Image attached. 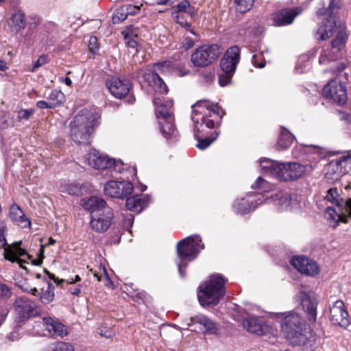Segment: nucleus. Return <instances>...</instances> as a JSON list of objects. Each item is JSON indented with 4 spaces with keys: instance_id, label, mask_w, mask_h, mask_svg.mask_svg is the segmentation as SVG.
Wrapping results in <instances>:
<instances>
[{
    "instance_id": "f257e3e1",
    "label": "nucleus",
    "mask_w": 351,
    "mask_h": 351,
    "mask_svg": "<svg viewBox=\"0 0 351 351\" xmlns=\"http://www.w3.org/2000/svg\"><path fill=\"white\" fill-rule=\"evenodd\" d=\"M191 108L195 137H197V132L204 131V126L209 129L217 128L225 114V111L217 104L206 99L197 101Z\"/></svg>"
},
{
    "instance_id": "f03ea898",
    "label": "nucleus",
    "mask_w": 351,
    "mask_h": 351,
    "mask_svg": "<svg viewBox=\"0 0 351 351\" xmlns=\"http://www.w3.org/2000/svg\"><path fill=\"white\" fill-rule=\"evenodd\" d=\"M285 339L292 346H311L315 341L313 331L296 313H290L281 324Z\"/></svg>"
},
{
    "instance_id": "7ed1b4c3",
    "label": "nucleus",
    "mask_w": 351,
    "mask_h": 351,
    "mask_svg": "<svg viewBox=\"0 0 351 351\" xmlns=\"http://www.w3.org/2000/svg\"><path fill=\"white\" fill-rule=\"evenodd\" d=\"M82 206L90 213V226L93 230L101 233L110 228L114 213L104 199L96 196L85 198L82 200Z\"/></svg>"
},
{
    "instance_id": "20e7f679",
    "label": "nucleus",
    "mask_w": 351,
    "mask_h": 351,
    "mask_svg": "<svg viewBox=\"0 0 351 351\" xmlns=\"http://www.w3.org/2000/svg\"><path fill=\"white\" fill-rule=\"evenodd\" d=\"M260 165L265 173L280 181L298 179L306 171L304 165L298 162H279L268 158L261 160Z\"/></svg>"
},
{
    "instance_id": "39448f33",
    "label": "nucleus",
    "mask_w": 351,
    "mask_h": 351,
    "mask_svg": "<svg viewBox=\"0 0 351 351\" xmlns=\"http://www.w3.org/2000/svg\"><path fill=\"white\" fill-rule=\"evenodd\" d=\"M97 113L84 109L71 122V136L77 144H89L90 134L93 131L97 119Z\"/></svg>"
},
{
    "instance_id": "423d86ee",
    "label": "nucleus",
    "mask_w": 351,
    "mask_h": 351,
    "mask_svg": "<svg viewBox=\"0 0 351 351\" xmlns=\"http://www.w3.org/2000/svg\"><path fill=\"white\" fill-rule=\"evenodd\" d=\"M226 280L220 274H213L199 287L197 298L203 306H214L225 295Z\"/></svg>"
},
{
    "instance_id": "0eeeda50",
    "label": "nucleus",
    "mask_w": 351,
    "mask_h": 351,
    "mask_svg": "<svg viewBox=\"0 0 351 351\" xmlns=\"http://www.w3.org/2000/svg\"><path fill=\"white\" fill-rule=\"evenodd\" d=\"M339 2L331 0L327 9L321 8L317 12V16L322 20V25L316 32L317 39L325 40L330 38L337 27V19L339 13Z\"/></svg>"
},
{
    "instance_id": "6e6552de",
    "label": "nucleus",
    "mask_w": 351,
    "mask_h": 351,
    "mask_svg": "<svg viewBox=\"0 0 351 351\" xmlns=\"http://www.w3.org/2000/svg\"><path fill=\"white\" fill-rule=\"evenodd\" d=\"M203 248L204 244L202 243V239L197 234L188 237L178 243L177 253L180 261L177 262V265L182 278L185 276L182 267H186L188 262L194 260Z\"/></svg>"
},
{
    "instance_id": "1a4fd4ad",
    "label": "nucleus",
    "mask_w": 351,
    "mask_h": 351,
    "mask_svg": "<svg viewBox=\"0 0 351 351\" xmlns=\"http://www.w3.org/2000/svg\"><path fill=\"white\" fill-rule=\"evenodd\" d=\"M169 64V62H164L142 69L139 71L138 77H142L143 82H147L156 92H158L161 95H165L168 93V88L158 72H164Z\"/></svg>"
},
{
    "instance_id": "9d476101",
    "label": "nucleus",
    "mask_w": 351,
    "mask_h": 351,
    "mask_svg": "<svg viewBox=\"0 0 351 351\" xmlns=\"http://www.w3.org/2000/svg\"><path fill=\"white\" fill-rule=\"evenodd\" d=\"M221 53L222 49L217 44L204 45L194 51L191 61L195 66L206 67L215 61Z\"/></svg>"
},
{
    "instance_id": "9b49d317",
    "label": "nucleus",
    "mask_w": 351,
    "mask_h": 351,
    "mask_svg": "<svg viewBox=\"0 0 351 351\" xmlns=\"http://www.w3.org/2000/svg\"><path fill=\"white\" fill-rule=\"evenodd\" d=\"M340 30L337 33L335 39L331 43V49L327 47L323 49L319 58V64H326L327 62L339 58L341 51L344 47L347 40L348 35L344 30V27L339 25Z\"/></svg>"
},
{
    "instance_id": "f8f14e48",
    "label": "nucleus",
    "mask_w": 351,
    "mask_h": 351,
    "mask_svg": "<svg viewBox=\"0 0 351 351\" xmlns=\"http://www.w3.org/2000/svg\"><path fill=\"white\" fill-rule=\"evenodd\" d=\"M133 189V184L130 181L111 180L106 183L104 191L105 195L111 197L122 199L131 195Z\"/></svg>"
},
{
    "instance_id": "ddd939ff",
    "label": "nucleus",
    "mask_w": 351,
    "mask_h": 351,
    "mask_svg": "<svg viewBox=\"0 0 351 351\" xmlns=\"http://www.w3.org/2000/svg\"><path fill=\"white\" fill-rule=\"evenodd\" d=\"M323 95L339 105L344 104L348 98L346 86L336 79L330 80L324 86Z\"/></svg>"
},
{
    "instance_id": "4468645a",
    "label": "nucleus",
    "mask_w": 351,
    "mask_h": 351,
    "mask_svg": "<svg viewBox=\"0 0 351 351\" xmlns=\"http://www.w3.org/2000/svg\"><path fill=\"white\" fill-rule=\"evenodd\" d=\"M82 160L84 164L98 169H108L114 164V159L109 158L95 149H91Z\"/></svg>"
},
{
    "instance_id": "2eb2a0df",
    "label": "nucleus",
    "mask_w": 351,
    "mask_h": 351,
    "mask_svg": "<svg viewBox=\"0 0 351 351\" xmlns=\"http://www.w3.org/2000/svg\"><path fill=\"white\" fill-rule=\"evenodd\" d=\"M241 50L237 46H232L227 49L220 62V66L223 73H234L237 65L240 60Z\"/></svg>"
},
{
    "instance_id": "dca6fc26",
    "label": "nucleus",
    "mask_w": 351,
    "mask_h": 351,
    "mask_svg": "<svg viewBox=\"0 0 351 351\" xmlns=\"http://www.w3.org/2000/svg\"><path fill=\"white\" fill-rule=\"evenodd\" d=\"M110 93L116 98L122 99L128 95L132 88L131 82L125 79L112 77L106 81Z\"/></svg>"
},
{
    "instance_id": "f3484780",
    "label": "nucleus",
    "mask_w": 351,
    "mask_h": 351,
    "mask_svg": "<svg viewBox=\"0 0 351 351\" xmlns=\"http://www.w3.org/2000/svg\"><path fill=\"white\" fill-rule=\"evenodd\" d=\"M291 263L300 272L308 276H315L319 271L317 263L306 256L293 257L291 261Z\"/></svg>"
},
{
    "instance_id": "a211bd4d",
    "label": "nucleus",
    "mask_w": 351,
    "mask_h": 351,
    "mask_svg": "<svg viewBox=\"0 0 351 351\" xmlns=\"http://www.w3.org/2000/svg\"><path fill=\"white\" fill-rule=\"evenodd\" d=\"M341 193L342 191L337 187L330 188L327 190L324 199L337 206L340 210H350L351 214V197L344 199Z\"/></svg>"
},
{
    "instance_id": "6ab92c4d",
    "label": "nucleus",
    "mask_w": 351,
    "mask_h": 351,
    "mask_svg": "<svg viewBox=\"0 0 351 351\" xmlns=\"http://www.w3.org/2000/svg\"><path fill=\"white\" fill-rule=\"evenodd\" d=\"M330 321L335 325L346 327L350 324L349 315L341 300H337L330 309Z\"/></svg>"
},
{
    "instance_id": "aec40b11",
    "label": "nucleus",
    "mask_w": 351,
    "mask_h": 351,
    "mask_svg": "<svg viewBox=\"0 0 351 351\" xmlns=\"http://www.w3.org/2000/svg\"><path fill=\"white\" fill-rule=\"evenodd\" d=\"M302 12V9L300 7L281 10L274 14V23L276 26H285L291 24L295 18Z\"/></svg>"
},
{
    "instance_id": "412c9836",
    "label": "nucleus",
    "mask_w": 351,
    "mask_h": 351,
    "mask_svg": "<svg viewBox=\"0 0 351 351\" xmlns=\"http://www.w3.org/2000/svg\"><path fill=\"white\" fill-rule=\"evenodd\" d=\"M14 306L21 318H29L36 315L35 303L25 297L18 298L15 300Z\"/></svg>"
},
{
    "instance_id": "4be33fe9",
    "label": "nucleus",
    "mask_w": 351,
    "mask_h": 351,
    "mask_svg": "<svg viewBox=\"0 0 351 351\" xmlns=\"http://www.w3.org/2000/svg\"><path fill=\"white\" fill-rule=\"evenodd\" d=\"M325 217L333 228H336L339 222L348 223L351 220L350 210H340L339 213L333 207L328 206L326 209Z\"/></svg>"
},
{
    "instance_id": "5701e85b",
    "label": "nucleus",
    "mask_w": 351,
    "mask_h": 351,
    "mask_svg": "<svg viewBox=\"0 0 351 351\" xmlns=\"http://www.w3.org/2000/svg\"><path fill=\"white\" fill-rule=\"evenodd\" d=\"M21 241L16 242L5 247L4 257L11 262H17L21 267L26 269V267L23 265V263L25 261L19 257L27 256L28 258H30V256L24 249L21 247Z\"/></svg>"
},
{
    "instance_id": "b1692460",
    "label": "nucleus",
    "mask_w": 351,
    "mask_h": 351,
    "mask_svg": "<svg viewBox=\"0 0 351 351\" xmlns=\"http://www.w3.org/2000/svg\"><path fill=\"white\" fill-rule=\"evenodd\" d=\"M42 319L43 326L51 335L64 337L68 334L66 326L57 319L48 316L43 317Z\"/></svg>"
},
{
    "instance_id": "393cba45",
    "label": "nucleus",
    "mask_w": 351,
    "mask_h": 351,
    "mask_svg": "<svg viewBox=\"0 0 351 351\" xmlns=\"http://www.w3.org/2000/svg\"><path fill=\"white\" fill-rule=\"evenodd\" d=\"M300 298H301V305L307 314L308 321L315 322L317 316V300L306 292H300Z\"/></svg>"
},
{
    "instance_id": "a878e982",
    "label": "nucleus",
    "mask_w": 351,
    "mask_h": 351,
    "mask_svg": "<svg viewBox=\"0 0 351 351\" xmlns=\"http://www.w3.org/2000/svg\"><path fill=\"white\" fill-rule=\"evenodd\" d=\"M243 327L250 332L263 335L269 332V327L260 319L255 317L245 318L243 321Z\"/></svg>"
},
{
    "instance_id": "bb28decb",
    "label": "nucleus",
    "mask_w": 351,
    "mask_h": 351,
    "mask_svg": "<svg viewBox=\"0 0 351 351\" xmlns=\"http://www.w3.org/2000/svg\"><path fill=\"white\" fill-rule=\"evenodd\" d=\"M330 167L334 169L337 174V179L342 174L348 172V169L351 167V152L346 153L345 155L333 160L330 162Z\"/></svg>"
},
{
    "instance_id": "cd10ccee",
    "label": "nucleus",
    "mask_w": 351,
    "mask_h": 351,
    "mask_svg": "<svg viewBox=\"0 0 351 351\" xmlns=\"http://www.w3.org/2000/svg\"><path fill=\"white\" fill-rule=\"evenodd\" d=\"M10 217L21 228L29 227L31 222L25 215L23 211L16 204H12L10 208Z\"/></svg>"
},
{
    "instance_id": "c85d7f7f",
    "label": "nucleus",
    "mask_w": 351,
    "mask_h": 351,
    "mask_svg": "<svg viewBox=\"0 0 351 351\" xmlns=\"http://www.w3.org/2000/svg\"><path fill=\"white\" fill-rule=\"evenodd\" d=\"M195 324H199L202 326L204 330L202 329L203 332L214 333L217 330L216 324L203 315H198L190 318V322L188 326H193Z\"/></svg>"
},
{
    "instance_id": "c756f323",
    "label": "nucleus",
    "mask_w": 351,
    "mask_h": 351,
    "mask_svg": "<svg viewBox=\"0 0 351 351\" xmlns=\"http://www.w3.org/2000/svg\"><path fill=\"white\" fill-rule=\"evenodd\" d=\"M147 199L146 197L140 195H136L127 198L125 206L131 211L140 213L147 206Z\"/></svg>"
},
{
    "instance_id": "7c9ffc66",
    "label": "nucleus",
    "mask_w": 351,
    "mask_h": 351,
    "mask_svg": "<svg viewBox=\"0 0 351 351\" xmlns=\"http://www.w3.org/2000/svg\"><path fill=\"white\" fill-rule=\"evenodd\" d=\"M8 23L10 31L17 34L25 27L26 22L25 16L22 12H17L12 16Z\"/></svg>"
},
{
    "instance_id": "2f4dec72",
    "label": "nucleus",
    "mask_w": 351,
    "mask_h": 351,
    "mask_svg": "<svg viewBox=\"0 0 351 351\" xmlns=\"http://www.w3.org/2000/svg\"><path fill=\"white\" fill-rule=\"evenodd\" d=\"M160 131L163 136L167 139L176 138L178 135V131L173 123V118L167 119L166 121L159 120Z\"/></svg>"
},
{
    "instance_id": "473e14b6",
    "label": "nucleus",
    "mask_w": 351,
    "mask_h": 351,
    "mask_svg": "<svg viewBox=\"0 0 351 351\" xmlns=\"http://www.w3.org/2000/svg\"><path fill=\"white\" fill-rule=\"evenodd\" d=\"M154 103L156 106H157V114L160 115V117H158V121L162 120L164 121H166L167 119L173 118V103L171 101H167L165 104H160V105L158 106V102L156 99H154Z\"/></svg>"
},
{
    "instance_id": "72a5a7b5",
    "label": "nucleus",
    "mask_w": 351,
    "mask_h": 351,
    "mask_svg": "<svg viewBox=\"0 0 351 351\" xmlns=\"http://www.w3.org/2000/svg\"><path fill=\"white\" fill-rule=\"evenodd\" d=\"M125 44L131 48H136L138 46V29L132 26L127 27L122 32Z\"/></svg>"
},
{
    "instance_id": "f704fd0d",
    "label": "nucleus",
    "mask_w": 351,
    "mask_h": 351,
    "mask_svg": "<svg viewBox=\"0 0 351 351\" xmlns=\"http://www.w3.org/2000/svg\"><path fill=\"white\" fill-rule=\"evenodd\" d=\"M293 141V136L288 131H282L278 140L276 145V149L278 150L285 149L290 147Z\"/></svg>"
},
{
    "instance_id": "c9c22d12",
    "label": "nucleus",
    "mask_w": 351,
    "mask_h": 351,
    "mask_svg": "<svg viewBox=\"0 0 351 351\" xmlns=\"http://www.w3.org/2000/svg\"><path fill=\"white\" fill-rule=\"evenodd\" d=\"M172 17L176 22V23L179 24L182 27H183L186 32H189L191 34L195 36H197V34L194 31L193 28H191V25L190 23L187 22L184 17L183 13H178V12H172Z\"/></svg>"
},
{
    "instance_id": "e433bc0d",
    "label": "nucleus",
    "mask_w": 351,
    "mask_h": 351,
    "mask_svg": "<svg viewBox=\"0 0 351 351\" xmlns=\"http://www.w3.org/2000/svg\"><path fill=\"white\" fill-rule=\"evenodd\" d=\"M53 108L61 105L65 101L64 93L60 90H53L47 97Z\"/></svg>"
},
{
    "instance_id": "4c0bfd02",
    "label": "nucleus",
    "mask_w": 351,
    "mask_h": 351,
    "mask_svg": "<svg viewBox=\"0 0 351 351\" xmlns=\"http://www.w3.org/2000/svg\"><path fill=\"white\" fill-rule=\"evenodd\" d=\"M173 12L178 13H186L191 17L195 14V8L190 4L189 1L184 0L180 2L176 7H173Z\"/></svg>"
},
{
    "instance_id": "58836bf2",
    "label": "nucleus",
    "mask_w": 351,
    "mask_h": 351,
    "mask_svg": "<svg viewBox=\"0 0 351 351\" xmlns=\"http://www.w3.org/2000/svg\"><path fill=\"white\" fill-rule=\"evenodd\" d=\"M275 204L280 210H288L291 209L292 199L288 194L281 195L275 199Z\"/></svg>"
},
{
    "instance_id": "ea45409f",
    "label": "nucleus",
    "mask_w": 351,
    "mask_h": 351,
    "mask_svg": "<svg viewBox=\"0 0 351 351\" xmlns=\"http://www.w3.org/2000/svg\"><path fill=\"white\" fill-rule=\"evenodd\" d=\"M45 351H75L73 346L67 342L58 341L50 344Z\"/></svg>"
},
{
    "instance_id": "a19ab883",
    "label": "nucleus",
    "mask_w": 351,
    "mask_h": 351,
    "mask_svg": "<svg viewBox=\"0 0 351 351\" xmlns=\"http://www.w3.org/2000/svg\"><path fill=\"white\" fill-rule=\"evenodd\" d=\"M54 287L51 282H48V287L46 290L42 289L40 293V300L44 304L50 303L54 298Z\"/></svg>"
},
{
    "instance_id": "79ce46f5",
    "label": "nucleus",
    "mask_w": 351,
    "mask_h": 351,
    "mask_svg": "<svg viewBox=\"0 0 351 351\" xmlns=\"http://www.w3.org/2000/svg\"><path fill=\"white\" fill-rule=\"evenodd\" d=\"M110 168H113L115 171H117L120 173L125 174V176L129 178L128 176V173L132 174L134 176L136 175V169L134 167L132 168H125V165H123L121 161H115L114 164L112 165Z\"/></svg>"
},
{
    "instance_id": "37998d69",
    "label": "nucleus",
    "mask_w": 351,
    "mask_h": 351,
    "mask_svg": "<svg viewBox=\"0 0 351 351\" xmlns=\"http://www.w3.org/2000/svg\"><path fill=\"white\" fill-rule=\"evenodd\" d=\"M237 10L245 13L250 10L253 5L254 0H232Z\"/></svg>"
},
{
    "instance_id": "c03bdc74",
    "label": "nucleus",
    "mask_w": 351,
    "mask_h": 351,
    "mask_svg": "<svg viewBox=\"0 0 351 351\" xmlns=\"http://www.w3.org/2000/svg\"><path fill=\"white\" fill-rule=\"evenodd\" d=\"M127 8L126 7L121 6L118 8L113 14L112 21L114 23H118L125 21L127 16Z\"/></svg>"
},
{
    "instance_id": "a18cd8bd",
    "label": "nucleus",
    "mask_w": 351,
    "mask_h": 351,
    "mask_svg": "<svg viewBox=\"0 0 351 351\" xmlns=\"http://www.w3.org/2000/svg\"><path fill=\"white\" fill-rule=\"evenodd\" d=\"M234 207L237 208V211L241 214H245L252 209V205L244 199L236 202Z\"/></svg>"
},
{
    "instance_id": "49530a36",
    "label": "nucleus",
    "mask_w": 351,
    "mask_h": 351,
    "mask_svg": "<svg viewBox=\"0 0 351 351\" xmlns=\"http://www.w3.org/2000/svg\"><path fill=\"white\" fill-rule=\"evenodd\" d=\"M89 271L97 278V281H101L102 277H105L108 278V274L105 267L103 265H100L99 267V271L94 270L93 269H90Z\"/></svg>"
},
{
    "instance_id": "de8ad7c7",
    "label": "nucleus",
    "mask_w": 351,
    "mask_h": 351,
    "mask_svg": "<svg viewBox=\"0 0 351 351\" xmlns=\"http://www.w3.org/2000/svg\"><path fill=\"white\" fill-rule=\"evenodd\" d=\"M254 189H258L263 191H267L270 190L271 187L268 182L265 181L261 177H258L255 184L252 186Z\"/></svg>"
},
{
    "instance_id": "09e8293b",
    "label": "nucleus",
    "mask_w": 351,
    "mask_h": 351,
    "mask_svg": "<svg viewBox=\"0 0 351 351\" xmlns=\"http://www.w3.org/2000/svg\"><path fill=\"white\" fill-rule=\"evenodd\" d=\"M217 136H218V134H216V135L214 137H209V138H205L203 139H199L198 143L197 144V147L200 149H206L213 141H215Z\"/></svg>"
},
{
    "instance_id": "8fccbe9b",
    "label": "nucleus",
    "mask_w": 351,
    "mask_h": 351,
    "mask_svg": "<svg viewBox=\"0 0 351 351\" xmlns=\"http://www.w3.org/2000/svg\"><path fill=\"white\" fill-rule=\"evenodd\" d=\"M234 73H223L219 75V84L221 86H225L229 84L231 82Z\"/></svg>"
},
{
    "instance_id": "3c124183",
    "label": "nucleus",
    "mask_w": 351,
    "mask_h": 351,
    "mask_svg": "<svg viewBox=\"0 0 351 351\" xmlns=\"http://www.w3.org/2000/svg\"><path fill=\"white\" fill-rule=\"evenodd\" d=\"M34 113V110L32 108L21 110L18 112V119L27 120Z\"/></svg>"
},
{
    "instance_id": "603ef678",
    "label": "nucleus",
    "mask_w": 351,
    "mask_h": 351,
    "mask_svg": "<svg viewBox=\"0 0 351 351\" xmlns=\"http://www.w3.org/2000/svg\"><path fill=\"white\" fill-rule=\"evenodd\" d=\"M48 62V57L46 55L40 56L38 60L34 62L32 69H31L32 72L36 71V70L43 66L46 64Z\"/></svg>"
},
{
    "instance_id": "864d4df0",
    "label": "nucleus",
    "mask_w": 351,
    "mask_h": 351,
    "mask_svg": "<svg viewBox=\"0 0 351 351\" xmlns=\"http://www.w3.org/2000/svg\"><path fill=\"white\" fill-rule=\"evenodd\" d=\"M6 229V226L3 223H0V243H1V247H3L5 250V247L7 246H9L10 245H8L6 239L5 237V231Z\"/></svg>"
},
{
    "instance_id": "5fc2aeb1",
    "label": "nucleus",
    "mask_w": 351,
    "mask_h": 351,
    "mask_svg": "<svg viewBox=\"0 0 351 351\" xmlns=\"http://www.w3.org/2000/svg\"><path fill=\"white\" fill-rule=\"evenodd\" d=\"M195 45L194 40L189 36H185L181 43V48L184 50H188L192 48Z\"/></svg>"
},
{
    "instance_id": "6e6d98bb",
    "label": "nucleus",
    "mask_w": 351,
    "mask_h": 351,
    "mask_svg": "<svg viewBox=\"0 0 351 351\" xmlns=\"http://www.w3.org/2000/svg\"><path fill=\"white\" fill-rule=\"evenodd\" d=\"M263 56V53L254 54L252 58V63L258 68H263L265 66V61L263 60L261 62H258V60Z\"/></svg>"
},
{
    "instance_id": "4d7b16f0",
    "label": "nucleus",
    "mask_w": 351,
    "mask_h": 351,
    "mask_svg": "<svg viewBox=\"0 0 351 351\" xmlns=\"http://www.w3.org/2000/svg\"><path fill=\"white\" fill-rule=\"evenodd\" d=\"M99 334L105 338H110L114 335L113 331L110 328H101L98 331Z\"/></svg>"
},
{
    "instance_id": "13d9d810",
    "label": "nucleus",
    "mask_w": 351,
    "mask_h": 351,
    "mask_svg": "<svg viewBox=\"0 0 351 351\" xmlns=\"http://www.w3.org/2000/svg\"><path fill=\"white\" fill-rule=\"evenodd\" d=\"M124 7H126L127 8V16L128 15H135L136 14L139 10L140 8L137 5H123Z\"/></svg>"
},
{
    "instance_id": "bf43d9fd",
    "label": "nucleus",
    "mask_w": 351,
    "mask_h": 351,
    "mask_svg": "<svg viewBox=\"0 0 351 351\" xmlns=\"http://www.w3.org/2000/svg\"><path fill=\"white\" fill-rule=\"evenodd\" d=\"M36 106L40 109H51L53 108L51 103L47 101L40 100L36 102Z\"/></svg>"
},
{
    "instance_id": "052dcab7",
    "label": "nucleus",
    "mask_w": 351,
    "mask_h": 351,
    "mask_svg": "<svg viewBox=\"0 0 351 351\" xmlns=\"http://www.w3.org/2000/svg\"><path fill=\"white\" fill-rule=\"evenodd\" d=\"M89 49L93 53H95L98 49L97 38L96 37L92 36L90 38Z\"/></svg>"
},
{
    "instance_id": "680f3d73",
    "label": "nucleus",
    "mask_w": 351,
    "mask_h": 351,
    "mask_svg": "<svg viewBox=\"0 0 351 351\" xmlns=\"http://www.w3.org/2000/svg\"><path fill=\"white\" fill-rule=\"evenodd\" d=\"M80 191V189L75 185H69L67 189V192L71 195H76Z\"/></svg>"
},
{
    "instance_id": "e2e57ef3",
    "label": "nucleus",
    "mask_w": 351,
    "mask_h": 351,
    "mask_svg": "<svg viewBox=\"0 0 351 351\" xmlns=\"http://www.w3.org/2000/svg\"><path fill=\"white\" fill-rule=\"evenodd\" d=\"M44 271L48 275L49 278L51 280H53L55 282H56L58 285H60L62 282L64 281V280H58L56 278L55 275L53 274L49 273L47 269H45Z\"/></svg>"
},
{
    "instance_id": "0e129e2a",
    "label": "nucleus",
    "mask_w": 351,
    "mask_h": 351,
    "mask_svg": "<svg viewBox=\"0 0 351 351\" xmlns=\"http://www.w3.org/2000/svg\"><path fill=\"white\" fill-rule=\"evenodd\" d=\"M60 81L62 82L65 83V84L69 86H71V84H72L71 80L69 77H64H64H60Z\"/></svg>"
},
{
    "instance_id": "69168bd1",
    "label": "nucleus",
    "mask_w": 351,
    "mask_h": 351,
    "mask_svg": "<svg viewBox=\"0 0 351 351\" xmlns=\"http://www.w3.org/2000/svg\"><path fill=\"white\" fill-rule=\"evenodd\" d=\"M8 69L7 63L4 60H0V71H5Z\"/></svg>"
},
{
    "instance_id": "338daca9",
    "label": "nucleus",
    "mask_w": 351,
    "mask_h": 351,
    "mask_svg": "<svg viewBox=\"0 0 351 351\" xmlns=\"http://www.w3.org/2000/svg\"><path fill=\"white\" fill-rule=\"evenodd\" d=\"M81 292V287L78 286L77 287L73 289L71 291V293L74 295H78Z\"/></svg>"
},
{
    "instance_id": "774afa93",
    "label": "nucleus",
    "mask_w": 351,
    "mask_h": 351,
    "mask_svg": "<svg viewBox=\"0 0 351 351\" xmlns=\"http://www.w3.org/2000/svg\"><path fill=\"white\" fill-rule=\"evenodd\" d=\"M172 3V0H158L157 4L158 5H167Z\"/></svg>"
}]
</instances>
